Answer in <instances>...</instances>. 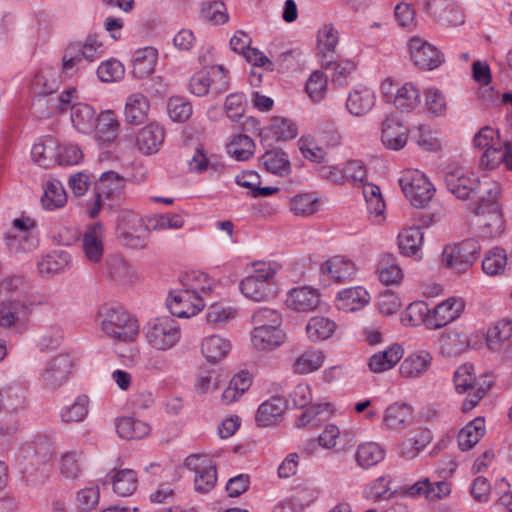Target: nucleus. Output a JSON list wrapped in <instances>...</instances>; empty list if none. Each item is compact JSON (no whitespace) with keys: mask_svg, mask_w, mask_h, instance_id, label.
I'll return each mask as SVG.
<instances>
[{"mask_svg":"<svg viewBox=\"0 0 512 512\" xmlns=\"http://www.w3.org/2000/svg\"><path fill=\"white\" fill-rule=\"evenodd\" d=\"M484 194L480 197L474 214L482 237L496 238L504 231L502 205L499 202L501 188L496 182H484Z\"/></svg>","mask_w":512,"mask_h":512,"instance_id":"f257e3e1","label":"nucleus"},{"mask_svg":"<svg viewBox=\"0 0 512 512\" xmlns=\"http://www.w3.org/2000/svg\"><path fill=\"white\" fill-rule=\"evenodd\" d=\"M98 316L101 330L114 342H132L139 333L137 319L122 308L103 306Z\"/></svg>","mask_w":512,"mask_h":512,"instance_id":"f03ea898","label":"nucleus"},{"mask_svg":"<svg viewBox=\"0 0 512 512\" xmlns=\"http://www.w3.org/2000/svg\"><path fill=\"white\" fill-rule=\"evenodd\" d=\"M275 275L276 271L270 264H260L240 281L239 289L243 296L251 301H270L274 299L278 293Z\"/></svg>","mask_w":512,"mask_h":512,"instance_id":"7ed1b4c3","label":"nucleus"},{"mask_svg":"<svg viewBox=\"0 0 512 512\" xmlns=\"http://www.w3.org/2000/svg\"><path fill=\"white\" fill-rule=\"evenodd\" d=\"M143 331L147 343L157 351L172 349L182 336L178 321L167 315L150 319Z\"/></svg>","mask_w":512,"mask_h":512,"instance_id":"20e7f679","label":"nucleus"},{"mask_svg":"<svg viewBox=\"0 0 512 512\" xmlns=\"http://www.w3.org/2000/svg\"><path fill=\"white\" fill-rule=\"evenodd\" d=\"M453 382L458 393L471 391L462 404L464 412L471 411L492 386V381L487 376L482 381H476L474 367L470 363L461 365L454 372Z\"/></svg>","mask_w":512,"mask_h":512,"instance_id":"39448f33","label":"nucleus"},{"mask_svg":"<svg viewBox=\"0 0 512 512\" xmlns=\"http://www.w3.org/2000/svg\"><path fill=\"white\" fill-rule=\"evenodd\" d=\"M103 53V45L96 37H87L84 43H72L64 52L62 69L67 75H73L77 70L83 69L87 63L98 60Z\"/></svg>","mask_w":512,"mask_h":512,"instance_id":"423d86ee","label":"nucleus"},{"mask_svg":"<svg viewBox=\"0 0 512 512\" xmlns=\"http://www.w3.org/2000/svg\"><path fill=\"white\" fill-rule=\"evenodd\" d=\"M405 197L417 208L425 207L432 199L435 188L424 173L417 169H406L399 178Z\"/></svg>","mask_w":512,"mask_h":512,"instance_id":"0eeeda50","label":"nucleus"},{"mask_svg":"<svg viewBox=\"0 0 512 512\" xmlns=\"http://www.w3.org/2000/svg\"><path fill=\"white\" fill-rule=\"evenodd\" d=\"M405 317L412 326L423 324L430 330L441 329L448 325V299L432 309L422 301L413 302L407 307Z\"/></svg>","mask_w":512,"mask_h":512,"instance_id":"6e6552de","label":"nucleus"},{"mask_svg":"<svg viewBox=\"0 0 512 512\" xmlns=\"http://www.w3.org/2000/svg\"><path fill=\"white\" fill-rule=\"evenodd\" d=\"M229 88V79L222 65L212 68L211 72L197 71L188 83V90L197 97H203L208 94L215 97L227 91Z\"/></svg>","mask_w":512,"mask_h":512,"instance_id":"1a4fd4ad","label":"nucleus"},{"mask_svg":"<svg viewBox=\"0 0 512 512\" xmlns=\"http://www.w3.org/2000/svg\"><path fill=\"white\" fill-rule=\"evenodd\" d=\"M185 467L194 472V486L199 493L211 491L217 482L216 464L206 455L192 454L184 462Z\"/></svg>","mask_w":512,"mask_h":512,"instance_id":"9d476101","label":"nucleus"},{"mask_svg":"<svg viewBox=\"0 0 512 512\" xmlns=\"http://www.w3.org/2000/svg\"><path fill=\"white\" fill-rule=\"evenodd\" d=\"M479 177L469 168L450 163V193L459 200H470L480 190Z\"/></svg>","mask_w":512,"mask_h":512,"instance_id":"9b49d317","label":"nucleus"},{"mask_svg":"<svg viewBox=\"0 0 512 512\" xmlns=\"http://www.w3.org/2000/svg\"><path fill=\"white\" fill-rule=\"evenodd\" d=\"M74 365L73 358L68 353H60L53 357L40 374V381L44 388L56 390L64 385Z\"/></svg>","mask_w":512,"mask_h":512,"instance_id":"f8f14e48","label":"nucleus"},{"mask_svg":"<svg viewBox=\"0 0 512 512\" xmlns=\"http://www.w3.org/2000/svg\"><path fill=\"white\" fill-rule=\"evenodd\" d=\"M408 48L411 61L422 70H434L444 62V54L418 36L409 39Z\"/></svg>","mask_w":512,"mask_h":512,"instance_id":"ddd939ff","label":"nucleus"},{"mask_svg":"<svg viewBox=\"0 0 512 512\" xmlns=\"http://www.w3.org/2000/svg\"><path fill=\"white\" fill-rule=\"evenodd\" d=\"M479 242L475 238H467L453 244L450 250V273H466L476 261L480 253Z\"/></svg>","mask_w":512,"mask_h":512,"instance_id":"4468645a","label":"nucleus"},{"mask_svg":"<svg viewBox=\"0 0 512 512\" xmlns=\"http://www.w3.org/2000/svg\"><path fill=\"white\" fill-rule=\"evenodd\" d=\"M166 306L172 317L189 318L200 312L205 303L204 299L190 294L182 287L169 294Z\"/></svg>","mask_w":512,"mask_h":512,"instance_id":"2eb2a0df","label":"nucleus"},{"mask_svg":"<svg viewBox=\"0 0 512 512\" xmlns=\"http://www.w3.org/2000/svg\"><path fill=\"white\" fill-rule=\"evenodd\" d=\"M403 495L409 498L424 496L428 501L435 502L448 495V482L446 476L431 480L423 478L413 485L404 488Z\"/></svg>","mask_w":512,"mask_h":512,"instance_id":"dca6fc26","label":"nucleus"},{"mask_svg":"<svg viewBox=\"0 0 512 512\" xmlns=\"http://www.w3.org/2000/svg\"><path fill=\"white\" fill-rule=\"evenodd\" d=\"M125 179L115 171H106L101 174L95 189L98 197H104L110 203L109 207L117 204L123 196Z\"/></svg>","mask_w":512,"mask_h":512,"instance_id":"f3484780","label":"nucleus"},{"mask_svg":"<svg viewBox=\"0 0 512 512\" xmlns=\"http://www.w3.org/2000/svg\"><path fill=\"white\" fill-rule=\"evenodd\" d=\"M105 230L101 223L88 226L83 234L82 246L86 259L91 263H99L104 254Z\"/></svg>","mask_w":512,"mask_h":512,"instance_id":"a211bd4d","label":"nucleus"},{"mask_svg":"<svg viewBox=\"0 0 512 512\" xmlns=\"http://www.w3.org/2000/svg\"><path fill=\"white\" fill-rule=\"evenodd\" d=\"M412 413L410 405L395 402L384 410L381 428L386 431L403 430L410 423Z\"/></svg>","mask_w":512,"mask_h":512,"instance_id":"6ab92c4d","label":"nucleus"},{"mask_svg":"<svg viewBox=\"0 0 512 512\" xmlns=\"http://www.w3.org/2000/svg\"><path fill=\"white\" fill-rule=\"evenodd\" d=\"M381 141L390 150H401L408 141V129L393 117H388L382 124Z\"/></svg>","mask_w":512,"mask_h":512,"instance_id":"aec40b11","label":"nucleus"},{"mask_svg":"<svg viewBox=\"0 0 512 512\" xmlns=\"http://www.w3.org/2000/svg\"><path fill=\"white\" fill-rule=\"evenodd\" d=\"M376 95L368 87H356L348 95L346 108L348 112L357 117L368 114L374 107Z\"/></svg>","mask_w":512,"mask_h":512,"instance_id":"412c9836","label":"nucleus"},{"mask_svg":"<svg viewBox=\"0 0 512 512\" xmlns=\"http://www.w3.org/2000/svg\"><path fill=\"white\" fill-rule=\"evenodd\" d=\"M29 305L20 298L5 299L0 302V326L11 327L24 321L30 315Z\"/></svg>","mask_w":512,"mask_h":512,"instance_id":"4be33fe9","label":"nucleus"},{"mask_svg":"<svg viewBox=\"0 0 512 512\" xmlns=\"http://www.w3.org/2000/svg\"><path fill=\"white\" fill-rule=\"evenodd\" d=\"M71 262V256L63 250H53L43 255L37 261L38 273L44 278L53 277L66 270Z\"/></svg>","mask_w":512,"mask_h":512,"instance_id":"5701e85b","label":"nucleus"},{"mask_svg":"<svg viewBox=\"0 0 512 512\" xmlns=\"http://www.w3.org/2000/svg\"><path fill=\"white\" fill-rule=\"evenodd\" d=\"M321 272L328 275L335 282L351 281L356 274L355 264L343 256H334L325 261L321 266Z\"/></svg>","mask_w":512,"mask_h":512,"instance_id":"b1692460","label":"nucleus"},{"mask_svg":"<svg viewBox=\"0 0 512 512\" xmlns=\"http://www.w3.org/2000/svg\"><path fill=\"white\" fill-rule=\"evenodd\" d=\"M370 301V295L361 286L340 290L336 296L337 307L345 312H354L362 309Z\"/></svg>","mask_w":512,"mask_h":512,"instance_id":"393cba45","label":"nucleus"},{"mask_svg":"<svg viewBox=\"0 0 512 512\" xmlns=\"http://www.w3.org/2000/svg\"><path fill=\"white\" fill-rule=\"evenodd\" d=\"M119 121L115 113L111 110L102 112L95 123L96 140L100 146H106L112 143L119 132Z\"/></svg>","mask_w":512,"mask_h":512,"instance_id":"a878e982","label":"nucleus"},{"mask_svg":"<svg viewBox=\"0 0 512 512\" xmlns=\"http://www.w3.org/2000/svg\"><path fill=\"white\" fill-rule=\"evenodd\" d=\"M431 361L432 356L427 351L412 353L400 364L399 373L404 378H419L429 369Z\"/></svg>","mask_w":512,"mask_h":512,"instance_id":"bb28decb","label":"nucleus"},{"mask_svg":"<svg viewBox=\"0 0 512 512\" xmlns=\"http://www.w3.org/2000/svg\"><path fill=\"white\" fill-rule=\"evenodd\" d=\"M164 141V129L157 123H150L143 127L136 139L139 150L150 155L156 153Z\"/></svg>","mask_w":512,"mask_h":512,"instance_id":"cd10ccee","label":"nucleus"},{"mask_svg":"<svg viewBox=\"0 0 512 512\" xmlns=\"http://www.w3.org/2000/svg\"><path fill=\"white\" fill-rule=\"evenodd\" d=\"M404 350L399 344H392L385 350L373 354L368 361L369 369L382 373L393 368L403 357Z\"/></svg>","mask_w":512,"mask_h":512,"instance_id":"c85d7f7f","label":"nucleus"},{"mask_svg":"<svg viewBox=\"0 0 512 512\" xmlns=\"http://www.w3.org/2000/svg\"><path fill=\"white\" fill-rule=\"evenodd\" d=\"M150 104L147 97L139 92L130 94L125 103L124 116L129 124L140 125L147 116Z\"/></svg>","mask_w":512,"mask_h":512,"instance_id":"c756f323","label":"nucleus"},{"mask_svg":"<svg viewBox=\"0 0 512 512\" xmlns=\"http://www.w3.org/2000/svg\"><path fill=\"white\" fill-rule=\"evenodd\" d=\"M286 409V400L282 397H271L258 407L255 421L260 427L273 425Z\"/></svg>","mask_w":512,"mask_h":512,"instance_id":"7c9ffc66","label":"nucleus"},{"mask_svg":"<svg viewBox=\"0 0 512 512\" xmlns=\"http://www.w3.org/2000/svg\"><path fill=\"white\" fill-rule=\"evenodd\" d=\"M58 143L47 136L36 142L31 149L32 160L40 167L48 168L57 162Z\"/></svg>","mask_w":512,"mask_h":512,"instance_id":"2f4dec72","label":"nucleus"},{"mask_svg":"<svg viewBox=\"0 0 512 512\" xmlns=\"http://www.w3.org/2000/svg\"><path fill=\"white\" fill-rule=\"evenodd\" d=\"M284 342V334L280 328L253 326L251 343L257 350H273Z\"/></svg>","mask_w":512,"mask_h":512,"instance_id":"473e14b6","label":"nucleus"},{"mask_svg":"<svg viewBox=\"0 0 512 512\" xmlns=\"http://www.w3.org/2000/svg\"><path fill=\"white\" fill-rule=\"evenodd\" d=\"M95 109L85 103H75L71 106V122L74 128L83 134L94 131L97 121Z\"/></svg>","mask_w":512,"mask_h":512,"instance_id":"72a5a7b5","label":"nucleus"},{"mask_svg":"<svg viewBox=\"0 0 512 512\" xmlns=\"http://www.w3.org/2000/svg\"><path fill=\"white\" fill-rule=\"evenodd\" d=\"M287 306L299 312L315 309L319 303V295L315 289L300 287L292 289L286 300Z\"/></svg>","mask_w":512,"mask_h":512,"instance_id":"f704fd0d","label":"nucleus"},{"mask_svg":"<svg viewBox=\"0 0 512 512\" xmlns=\"http://www.w3.org/2000/svg\"><path fill=\"white\" fill-rule=\"evenodd\" d=\"M67 202V194L62 183L57 179H49L43 184L41 204L45 210L62 208Z\"/></svg>","mask_w":512,"mask_h":512,"instance_id":"c9c22d12","label":"nucleus"},{"mask_svg":"<svg viewBox=\"0 0 512 512\" xmlns=\"http://www.w3.org/2000/svg\"><path fill=\"white\" fill-rule=\"evenodd\" d=\"M421 92L412 82L404 83L396 90L393 104L401 112H411L420 105Z\"/></svg>","mask_w":512,"mask_h":512,"instance_id":"e433bc0d","label":"nucleus"},{"mask_svg":"<svg viewBox=\"0 0 512 512\" xmlns=\"http://www.w3.org/2000/svg\"><path fill=\"white\" fill-rule=\"evenodd\" d=\"M385 455V449L380 444L364 442L357 446L355 461L359 467L368 469L384 460Z\"/></svg>","mask_w":512,"mask_h":512,"instance_id":"4c0bfd02","label":"nucleus"},{"mask_svg":"<svg viewBox=\"0 0 512 512\" xmlns=\"http://www.w3.org/2000/svg\"><path fill=\"white\" fill-rule=\"evenodd\" d=\"M230 349V342L220 335L207 336L201 343V352L211 363H216L224 359L230 352Z\"/></svg>","mask_w":512,"mask_h":512,"instance_id":"58836bf2","label":"nucleus"},{"mask_svg":"<svg viewBox=\"0 0 512 512\" xmlns=\"http://www.w3.org/2000/svg\"><path fill=\"white\" fill-rule=\"evenodd\" d=\"M158 52L153 47H145L136 51L132 64V74L136 78H145L151 75L155 69Z\"/></svg>","mask_w":512,"mask_h":512,"instance_id":"ea45409f","label":"nucleus"},{"mask_svg":"<svg viewBox=\"0 0 512 512\" xmlns=\"http://www.w3.org/2000/svg\"><path fill=\"white\" fill-rule=\"evenodd\" d=\"M485 434V421L477 417L462 428L457 435L458 446L462 451L473 448Z\"/></svg>","mask_w":512,"mask_h":512,"instance_id":"a19ab883","label":"nucleus"},{"mask_svg":"<svg viewBox=\"0 0 512 512\" xmlns=\"http://www.w3.org/2000/svg\"><path fill=\"white\" fill-rule=\"evenodd\" d=\"M298 130L290 119L274 116L263 131V137L271 136L275 141H287L297 136Z\"/></svg>","mask_w":512,"mask_h":512,"instance_id":"79ce46f5","label":"nucleus"},{"mask_svg":"<svg viewBox=\"0 0 512 512\" xmlns=\"http://www.w3.org/2000/svg\"><path fill=\"white\" fill-rule=\"evenodd\" d=\"M423 243V232L419 227L403 229L398 235V247L405 256H418Z\"/></svg>","mask_w":512,"mask_h":512,"instance_id":"37998d69","label":"nucleus"},{"mask_svg":"<svg viewBox=\"0 0 512 512\" xmlns=\"http://www.w3.org/2000/svg\"><path fill=\"white\" fill-rule=\"evenodd\" d=\"M115 425L119 437L126 440L142 439L150 433L147 423L132 417L118 418Z\"/></svg>","mask_w":512,"mask_h":512,"instance_id":"c03bdc74","label":"nucleus"},{"mask_svg":"<svg viewBox=\"0 0 512 512\" xmlns=\"http://www.w3.org/2000/svg\"><path fill=\"white\" fill-rule=\"evenodd\" d=\"M325 356L321 350L309 349L299 355L293 363V371L305 375L317 371L323 366Z\"/></svg>","mask_w":512,"mask_h":512,"instance_id":"a18cd8bd","label":"nucleus"},{"mask_svg":"<svg viewBox=\"0 0 512 512\" xmlns=\"http://www.w3.org/2000/svg\"><path fill=\"white\" fill-rule=\"evenodd\" d=\"M261 162L265 169L275 175L287 176L291 172V164L287 154L282 150L267 151Z\"/></svg>","mask_w":512,"mask_h":512,"instance_id":"49530a36","label":"nucleus"},{"mask_svg":"<svg viewBox=\"0 0 512 512\" xmlns=\"http://www.w3.org/2000/svg\"><path fill=\"white\" fill-rule=\"evenodd\" d=\"M512 336V323L502 319L487 330L486 344L491 351H498Z\"/></svg>","mask_w":512,"mask_h":512,"instance_id":"de8ad7c7","label":"nucleus"},{"mask_svg":"<svg viewBox=\"0 0 512 512\" xmlns=\"http://www.w3.org/2000/svg\"><path fill=\"white\" fill-rule=\"evenodd\" d=\"M252 375L248 371H240L230 380L228 387L223 391L222 399L232 403L241 397L251 386Z\"/></svg>","mask_w":512,"mask_h":512,"instance_id":"09e8293b","label":"nucleus"},{"mask_svg":"<svg viewBox=\"0 0 512 512\" xmlns=\"http://www.w3.org/2000/svg\"><path fill=\"white\" fill-rule=\"evenodd\" d=\"M182 287L190 294L203 299L211 291L212 280L203 272L192 271L184 276Z\"/></svg>","mask_w":512,"mask_h":512,"instance_id":"8fccbe9b","label":"nucleus"},{"mask_svg":"<svg viewBox=\"0 0 512 512\" xmlns=\"http://www.w3.org/2000/svg\"><path fill=\"white\" fill-rule=\"evenodd\" d=\"M336 323L326 317H313L306 325V333L312 342L328 339L336 330Z\"/></svg>","mask_w":512,"mask_h":512,"instance_id":"3c124183","label":"nucleus"},{"mask_svg":"<svg viewBox=\"0 0 512 512\" xmlns=\"http://www.w3.org/2000/svg\"><path fill=\"white\" fill-rule=\"evenodd\" d=\"M89 398L86 395H79L73 403L64 406L60 411L61 421L64 423L82 422L88 415Z\"/></svg>","mask_w":512,"mask_h":512,"instance_id":"603ef678","label":"nucleus"},{"mask_svg":"<svg viewBox=\"0 0 512 512\" xmlns=\"http://www.w3.org/2000/svg\"><path fill=\"white\" fill-rule=\"evenodd\" d=\"M338 41V31L331 24H326L319 29L317 43L322 60L326 61L333 58Z\"/></svg>","mask_w":512,"mask_h":512,"instance_id":"864d4df0","label":"nucleus"},{"mask_svg":"<svg viewBox=\"0 0 512 512\" xmlns=\"http://www.w3.org/2000/svg\"><path fill=\"white\" fill-rule=\"evenodd\" d=\"M59 80L55 72L50 69L40 70L34 77L31 87L37 95L47 96L59 88Z\"/></svg>","mask_w":512,"mask_h":512,"instance_id":"5fc2aeb1","label":"nucleus"},{"mask_svg":"<svg viewBox=\"0 0 512 512\" xmlns=\"http://www.w3.org/2000/svg\"><path fill=\"white\" fill-rule=\"evenodd\" d=\"M506 266L507 253L501 247H494L489 250L482 261L483 272L491 276L502 274Z\"/></svg>","mask_w":512,"mask_h":512,"instance_id":"6e6d98bb","label":"nucleus"},{"mask_svg":"<svg viewBox=\"0 0 512 512\" xmlns=\"http://www.w3.org/2000/svg\"><path fill=\"white\" fill-rule=\"evenodd\" d=\"M391 482L392 478L390 475L379 476L367 485L364 489V496L374 501H382L391 498L393 495L390 487Z\"/></svg>","mask_w":512,"mask_h":512,"instance_id":"4d7b16f0","label":"nucleus"},{"mask_svg":"<svg viewBox=\"0 0 512 512\" xmlns=\"http://www.w3.org/2000/svg\"><path fill=\"white\" fill-rule=\"evenodd\" d=\"M322 67L331 70V80L337 86H345L348 84L350 74L355 69L352 61L335 62L333 58L326 61L322 60Z\"/></svg>","mask_w":512,"mask_h":512,"instance_id":"13d9d810","label":"nucleus"},{"mask_svg":"<svg viewBox=\"0 0 512 512\" xmlns=\"http://www.w3.org/2000/svg\"><path fill=\"white\" fill-rule=\"evenodd\" d=\"M137 476L131 469L119 470L113 477V490L122 497L131 495L137 488Z\"/></svg>","mask_w":512,"mask_h":512,"instance_id":"bf43d9fd","label":"nucleus"},{"mask_svg":"<svg viewBox=\"0 0 512 512\" xmlns=\"http://www.w3.org/2000/svg\"><path fill=\"white\" fill-rule=\"evenodd\" d=\"M82 452L72 451L63 454L60 462V472L68 479H76L80 476L84 467Z\"/></svg>","mask_w":512,"mask_h":512,"instance_id":"052dcab7","label":"nucleus"},{"mask_svg":"<svg viewBox=\"0 0 512 512\" xmlns=\"http://www.w3.org/2000/svg\"><path fill=\"white\" fill-rule=\"evenodd\" d=\"M425 108L432 116H444L447 102L444 93L436 87H429L424 91Z\"/></svg>","mask_w":512,"mask_h":512,"instance_id":"680f3d73","label":"nucleus"},{"mask_svg":"<svg viewBox=\"0 0 512 512\" xmlns=\"http://www.w3.org/2000/svg\"><path fill=\"white\" fill-rule=\"evenodd\" d=\"M255 144L253 140L244 134L232 138L228 151L238 161L248 160L254 154Z\"/></svg>","mask_w":512,"mask_h":512,"instance_id":"e2e57ef3","label":"nucleus"},{"mask_svg":"<svg viewBox=\"0 0 512 512\" xmlns=\"http://www.w3.org/2000/svg\"><path fill=\"white\" fill-rule=\"evenodd\" d=\"M201 17L214 25L224 24L229 19L227 8L222 1L203 2Z\"/></svg>","mask_w":512,"mask_h":512,"instance_id":"0e129e2a","label":"nucleus"},{"mask_svg":"<svg viewBox=\"0 0 512 512\" xmlns=\"http://www.w3.org/2000/svg\"><path fill=\"white\" fill-rule=\"evenodd\" d=\"M318 199L312 194H298L290 201V210L295 215L309 216L318 210Z\"/></svg>","mask_w":512,"mask_h":512,"instance_id":"69168bd1","label":"nucleus"},{"mask_svg":"<svg viewBox=\"0 0 512 512\" xmlns=\"http://www.w3.org/2000/svg\"><path fill=\"white\" fill-rule=\"evenodd\" d=\"M327 76L322 71H314L306 82V92L314 102H320L327 91Z\"/></svg>","mask_w":512,"mask_h":512,"instance_id":"338daca9","label":"nucleus"},{"mask_svg":"<svg viewBox=\"0 0 512 512\" xmlns=\"http://www.w3.org/2000/svg\"><path fill=\"white\" fill-rule=\"evenodd\" d=\"M253 326L280 328L282 324V316L276 309L262 307L257 309L251 318Z\"/></svg>","mask_w":512,"mask_h":512,"instance_id":"774afa93","label":"nucleus"}]
</instances>
